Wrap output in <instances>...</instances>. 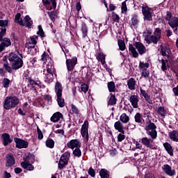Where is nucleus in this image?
<instances>
[{
  "instance_id": "nucleus-5",
  "label": "nucleus",
  "mask_w": 178,
  "mask_h": 178,
  "mask_svg": "<svg viewBox=\"0 0 178 178\" xmlns=\"http://www.w3.org/2000/svg\"><path fill=\"white\" fill-rule=\"evenodd\" d=\"M145 129L147 136H150L152 140H156L158 137V132L156 131V125L154 122L149 121L147 122L145 127Z\"/></svg>"
},
{
  "instance_id": "nucleus-26",
  "label": "nucleus",
  "mask_w": 178,
  "mask_h": 178,
  "mask_svg": "<svg viewBox=\"0 0 178 178\" xmlns=\"http://www.w3.org/2000/svg\"><path fill=\"white\" fill-rule=\"evenodd\" d=\"M60 118H62V113L57 112L53 114L50 120L51 122H53V123H56V122H59V120H60Z\"/></svg>"
},
{
  "instance_id": "nucleus-62",
  "label": "nucleus",
  "mask_w": 178,
  "mask_h": 178,
  "mask_svg": "<svg viewBox=\"0 0 178 178\" xmlns=\"http://www.w3.org/2000/svg\"><path fill=\"white\" fill-rule=\"evenodd\" d=\"M8 26V20H0V27H6Z\"/></svg>"
},
{
  "instance_id": "nucleus-23",
  "label": "nucleus",
  "mask_w": 178,
  "mask_h": 178,
  "mask_svg": "<svg viewBox=\"0 0 178 178\" xmlns=\"http://www.w3.org/2000/svg\"><path fill=\"white\" fill-rule=\"evenodd\" d=\"M21 166L26 170H34V165H31L30 161H25L21 163Z\"/></svg>"
},
{
  "instance_id": "nucleus-15",
  "label": "nucleus",
  "mask_w": 178,
  "mask_h": 178,
  "mask_svg": "<svg viewBox=\"0 0 178 178\" xmlns=\"http://www.w3.org/2000/svg\"><path fill=\"white\" fill-rule=\"evenodd\" d=\"M1 44H0V52H2L3 49L6 48H8V47H10L12 45V42L10 41V39L8 38H4L3 39H1Z\"/></svg>"
},
{
  "instance_id": "nucleus-16",
  "label": "nucleus",
  "mask_w": 178,
  "mask_h": 178,
  "mask_svg": "<svg viewBox=\"0 0 178 178\" xmlns=\"http://www.w3.org/2000/svg\"><path fill=\"white\" fill-rule=\"evenodd\" d=\"M2 139H3V145L4 147H7V145H9V144H11V143L13 141L10 138V135L8 133L2 134L1 135Z\"/></svg>"
},
{
  "instance_id": "nucleus-54",
  "label": "nucleus",
  "mask_w": 178,
  "mask_h": 178,
  "mask_svg": "<svg viewBox=\"0 0 178 178\" xmlns=\"http://www.w3.org/2000/svg\"><path fill=\"white\" fill-rule=\"evenodd\" d=\"M49 3H43V5H50L51 3L53 9H56V0H47Z\"/></svg>"
},
{
  "instance_id": "nucleus-33",
  "label": "nucleus",
  "mask_w": 178,
  "mask_h": 178,
  "mask_svg": "<svg viewBox=\"0 0 178 178\" xmlns=\"http://www.w3.org/2000/svg\"><path fill=\"white\" fill-rule=\"evenodd\" d=\"M170 140H172V141L178 143V131H172L171 133H170Z\"/></svg>"
},
{
  "instance_id": "nucleus-30",
  "label": "nucleus",
  "mask_w": 178,
  "mask_h": 178,
  "mask_svg": "<svg viewBox=\"0 0 178 178\" xmlns=\"http://www.w3.org/2000/svg\"><path fill=\"white\" fill-rule=\"evenodd\" d=\"M140 92H141L143 97H144L145 101H147V102H148V104H149V105H152V100H151V98L149 97L148 94L145 92V90L140 89Z\"/></svg>"
},
{
  "instance_id": "nucleus-64",
  "label": "nucleus",
  "mask_w": 178,
  "mask_h": 178,
  "mask_svg": "<svg viewBox=\"0 0 178 178\" xmlns=\"http://www.w3.org/2000/svg\"><path fill=\"white\" fill-rule=\"evenodd\" d=\"M145 178H155V175L152 173H147L145 175Z\"/></svg>"
},
{
  "instance_id": "nucleus-1",
  "label": "nucleus",
  "mask_w": 178,
  "mask_h": 178,
  "mask_svg": "<svg viewBox=\"0 0 178 178\" xmlns=\"http://www.w3.org/2000/svg\"><path fill=\"white\" fill-rule=\"evenodd\" d=\"M161 30L159 28L156 29L153 35H152V31H147L144 33L145 41L147 44H151L152 42L155 44H158V42L161 40Z\"/></svg>"
},
{
  "instance_id": "nucleus-46",
  "label": "nucleus",
  "mask_w": 178,
  "mask_h": 178,
  "mask_svg": "<svg viewBox=\"0 0 178 178\" xmlns=\"http://www.w3.org/2000/svg\"><path fill=\"white\" fill-rule=\"evenodd\" d=\"M38 40V36L33 35L30 38L29 44H32V45H35V44H37Z\"/></svg>"
},
{
  "instance_id": "nucleus-40",
  "label": "nucleus",
  "mask_w": 178,
  "mask_h": 178,
  "mask_svg": "<svg viewBox=\"0 0 178 178\" xmlns=\"http://www.w3.org/2000/svg\"><path fill=\"white\" fill-rule=\"evenodd\" d=\"M22 15H20V13H17L15 15V23H18V24H19L20 26H22V24H23V19L21 18Z\"/></svg>"
},
{
  "instance_id": "nucleus-52",
  "label": "nucleus",
  "mask_w": 178,
  "mask_h": 178,
  "mask_svg": "<svg viewBox=\"0 0 178 178\" xmlns=\"http://www.w3.org/2000/svg\"><path fill=\"white\" fill-rule=\"evenodd\" d=\"M5 35H6V29L3 28L0 31V41L3 40V37H5Z\"/></svg>"
},
{
  "instance_id": "nucleus-6",
  "label": "nucleus",
  "mask_w": 178,
  "mask_h": 178,
  "mask_svg": "<svg viewBox=\"0 0 178 178\" xmlns=\"http://www.w3.org/2000/svg\"><path fill=\"white\" fill-rule=\"evenodd\" d=\"M17 105H19V99L17 97H7L3 103V108L6 111L12 109V108H15Z\"/></svg>"
},
{
  "instance_id": "nucleus-25",
  "label": "nucleus",
  "mask_w": 178,
  "mask_h": 178,
  "mask_svg": "<svg viewBox=\"0 0 178 178\" xmlns=\"http://www.w3.org/2000/svg\"><path fill=\"white\" fill-rule=\"evenodd\" d=\"M163 147L168 154H169L170 156H173V147H172V145L169 143H163Z\"/></svg>"
},
{
  "instance_id": "nucleus-24",
  "label": "nucleus",
  "mask_w": 178,
  "mask_h": 178,
  "mask_svg": "<svg viewBox=\"0 0 178 178\" xmlns=\"http://www.w3.org/2000/svg\"><path fill=\"white\" fill-rule=\"evenodd\" d=\"M137 82L136 81V79L134 78H131L127 81V86L128 88H129L131 90H136V83Z\"/></svg>"
},
{
  "instance_id": "nucleus-38",
  "label": "nucleus",
  "mask_w": 178,
  "mask_h": 178,
  "mask_svg": "<svg viewBox=\"0 0 178 178\" xmlns=\"http://www.w3.org/2000/svg\"><path fill=\"white\" fill-rule=\"evenodd\" d=\"M3 67H4L5 70L8 73H12L13 72V68H12V66L10 67V65H9V63H8L7 61L3 63Z\"/></svg>"
},
{
  "instance_id": "nucleus-7",
  "label": "nucleus",
  "mask_w": 178,
  "mask_h": 178,
  "mask_svg": "<svg viewBox=\"0 0 178 178\" xmlns=\"http://www.w3.org/2000/svg\"><path fill=\"white\" fill-rule=\"evenodd\" d=\"M62 91H63L62 85L60 83L56 82L55 86V92L57 97V102L60 108H63V106H65V99L62 97Z\"/></svg>"
},
{
  "instance_id": "nucleus-14",
  "label": "nucleus",
  "mask_w": 178,
  "mask_h": 178,
  "mask_svg": "<svg viewBox=\"0 0 178 178\" xmlns=\"http://www.w3.org/2000/svg\"><path fill=\"white\" fill-rule=\"evenodd\" d=\"M6 166L8 168H10V166H13L15 163H16V161L15 160V156L13 154L9 153L6 156Z\"/></svg>"
},
{
  "instance_id": "nucleus-8",
  "label": "nucleus",
  "mask_w": 178,
  "mask_h": 178,
  "mask_svg": "<svg viewBox=\"0 0 178 178\" xmlns=\"http://www.w3.org/2000/svg\"><path fill=\"white\" fill-rule=\"evenodd\" d=\"M62 50L63 51L66 57V65H67V69L68 72H73L74 69V66H76V64L77 63V58L74 57L72 59H70V58L67 57V55H66V54H67L69 51L66 50V49L65 48L64 49L62 48Z\"/></svg>"
},
{
  "instance_id": "nucleus-45",
  "label": "nucleus",
  "mask_w": 178,
  "mask_h": 178,
  "mask_svg": "<svg viewBox=\"0 0 178 178\" xmlns=\"http://www.w3.org/2000/svg\"><path fill=\"white\" fill-rule=\"evenodd\" d=\"M169 49L168 47H164L161 49V55L163 56H166L167 58L169 57Z\"/></svg>"
},
{
  "instance_id": "nucleus-34",
  "label": "nucleus",
  "mask_w": 178,
  "mask_h": 178,
  "mask_svg": "<svg viewBox=\"0 0 178 178\" xmlns=\"http://www.w3.org/2000/svg\"><path fill=\"white\" fill-rule=\"evenodd\" d=\"M107 86L109 92H115V91H116V86L115 85V82H108Z\"/></svg>"
},
{
  "instance_id": "nucleus-59",
  "label": "nucleus",
  "mask_w": 178,
  "mask_h": 178,
  "mask_svg": "<svg viewBox=\"0 0 178 178\" xmlns=\"http://www.w3.org/2000/svg\"><path fill=\"white\" fill-rule=\"evenodd\" d=\"M72 111L73 113H75V115H79V113H80V111H79V108L74 105H72Z\"/></svg>"
},
{
  "instance_id": "nucleus-53",
  "label": "nucleus",
  "mask_w": 178,
  "mask_h": 178,
  "mask_svg": "<svg viewBox=\"0 0 178 178\" xmlns=\"http://www.w3.org/2000/svg\"><path fill=\"white\" fill-rule=\"evenodd\" d=\"M38 31L37 32V34L40 35V37H44V31L42 30V26L41 25H38Z\"/></svg>"
},
{
  "instance_id": "nucleus-60",
  "label": "nucleus",
  "mask_w": 178,
  "mask_h": 178,
  "mask_svg": "<svg viewBox=\"0 0 178 178\" xmlns=\"http://www.w3.org/2000/svg\"><path fill=\"white\" fill-rule=\"evenodd\" d=\"M65 165H67V163H65L61 160L59 161L58 162V168L59 169H63Z\"/></svg>"
},
{
  "instance_id": "nucleus-28",
  "label": "nucleus",
  "mask_w": 178,
  "mask_h": 178,
  "mask_svg": "<svg viewBox=\"0 0 178 178\" xmlns=\"http://www.w3.org/2000/svg\"><path fill=\"white\" fill-rule=\"evenodd\" d=\"M101 178H109V171L105 168H102L99 172Z\"/></svg>"
},
{
  "instance_id": "nucleus-3",
  "label": "nucleus",
  "mask_w": 178,
  "mask_h": 178,
  "mask_svg": "<svg viewBox=\"0 0 178 178\" xmlns=\"http://www.w3.org/2000/svg\"><path fill=\"white\" fill-rule=\"evenodd\" d=\"M55 70V67L54 65H47L46 67V70H43V77L44 79L45 83L49 84V83H52L54 81V72Z\"/></svg>"
},
{
  "instance_id": "nucleus-57",
  "label": "nucleus",
  "mask_w": 178,
  "mask_h": 178,
  "mask_svg": "<svg viewBox=\"0 0 178 178\" xmlns=\"http://www.w3.org/2000/svg\"><path fill=\"white\" fill-rule=\"evenodd\" d=\"M81 90L83 92H86L87 91H88V86L86 83L81 84Z\"/></svg>"
},
{
  "instance_id": "nucleus-2",
  "label": "nucleus",
  "mask_w": 178,
  "mask_h": 178,
  "mask_svg": "<svg viewBox=\"0 0 178 178\" xmlns=\"http://www.w3.org/2000/svg\"><path fill=\"white\" fill-rule=\"evenodd\" d=\"M8 60L11 63L13 70H19V69L23 67V60L15 53L9 54Z\"/></svg>"
},
{
  "instance_id": "nucleus-49",
  "label": "nucleus",
  "mask_w": 178,
  "mask_h": 178,
  "mask_svg": "<svg viewBox=\"0 0 178 178\" xmlns=\"http://www.w3.org/2000/svg\"><path fill=\"white\" fill-rule=\"evenodd\" d=\"M98 59L100 60L102 65H105V55L102 53L98 54Z\"/></svg>"
},
{
  "instance_id": "nucleus-41",
  "label": "nucleus",
  "mask_w": 178,
  "mask_h": 178,
  "mask_svg": "<svg viewBox=\"0 0 178 178\" xmlns=\"http://www.w3.org/2000/svg\"><path fill=\"white\" fill-rule=\"evenodd\" d=\"M72 154L74 156H76V158H80V156H81V150L80 149V147L75 148L73 150Z\"/></svg>"
},
{
  "instance_id": "nucleus-13",
  "label": "nucleus",
  "mask_w": 178,
  "mask_h": 178,
  "mask_svg": "<svg viewBox=\"0 0 178 178\" xmlns=\"http://www.w3.org/2000/svg\"><path fill=\"white\" fill-rule=\"evenodd\" d=\"M161 169L168 175V176H175L176 175V170L175 169H172V167L168 164H165L161 167Z\"/></svg>"
},
{
  "instance_id": "nucleus-12",
  "label": "nucleus",
  "mask_w": 178,
  "mask_h": 178,
  "mask_svg": "<svg viewBox=\"0 0 178 178\" xmlns=\"http://www.w3.org/2000/svg\"><path fill=\"white\" fill-rule=\"evenodd\" d=\"M67 147L70 149H74V148H80L81 143L78 139H72L67 143Z\"/></svg>"
},
{
  "instance_id": "nucleus-36",
  "label": "nucleus",
  "mask_w": 178,
  "mask_h": 178,
  "mask_svg": "<svg viewBox=\"0 0 178 178\" xmlns=\"http://www.w3.org/2000/svg\"><path fill=\"white\" fill-rule=\"evenodd\" d=\"M161 63V70L166 72L168 70V60L161 59L159 60Z\"/></svg>"
},
{
  "instance_id": "nucleus-50",
  "label": "nucleus",
  "mask_w": 178,
  "mask_h": 178,
  "mask_svg": "<svg viewBox=\"0 0 178 178\" xmlns=\"http://www.w3.org/2000/svg\"><path fill=\"white\" fill-rule=\"evenodd\" d=\"M49 58L48 54H47V52L44 51L42 54V57L40 58L41 62H43V63H47V60Z\"/></svg>"
},
{
  "instance_id": "nucleus-19",
  "label": "nucleus",
  "mask_w": 178,
  "mask_h": 178,
  "mask_svg": "<svg viewBox=\"0 0 178 178\" xmlns=\"http://www.w3.org/2000/svg\"><path fill=\"white\" fill-rule=\"evenodd\" d=\"M129 101L131 104L132 107L134 109H137V108H138V96L134 95H131L130 98H129Z\"/></svg>"
},
{
  "instance_id": "nucleus-11",
  "label": "nucleus",
  "mask_w": 178,
  "mask_h": 178,
  "mask_svg": "<svg viewBox=\"0 0 178 178\" xmlns=\"http://www.w3.org/2000/svg\"><path fill=\"white\" fill-rule=\"evenodd\" d=\"M14 141L16 144V148H19V149H22V148H27V147H29V142L23 139L15 138Z\"/></svg>"
},
{
  "instance_id": "nucleus-55",
  "label": "nucleus",
  "mask_w": 178,
  "mask_h": 178,
  "mask_svg": "<svg viewBox=\"0 0 178 178\" xmlns=\"http://www.w3.org/2000/svg\"><path fill=\"white\" fill-rule=\"evenodd\" d=\"M142 77H145V79L149 77V71L147 70H143L142 71Z\"/></svg>"
},
{
  "instance_id": "nucleus-37",
  "label": "nucleus",
  "mask_w": 178,
  "mask_h": 178,
  "mask_svg": "<svg viewBox=\"0 0 178 178\" xmlns=\"http://www.w3.org/2000/svg\"><path fill=\"white\" fill-rule=\"evenodd\" d=\"M26 80L29 82L31 86H36L35 88H41L40 83L35 81H34L31 77H29Z\"/></svg>"
},
{
  "instance_id": "nucleus-51",
  "label": "nucleus",
  "mask_w": 178,
  "mask_h": 178,
  "mask_svg": "<svg viewBox=\"0 0 178 178\" xmlns=\"http://www.w3.org/2000/svg\"><path fill=\"white\" fill-rule=\"evenodd\" d=\"M37 133H38V140H42L44 138V134H42V131L40 129V127H37Z\"/></svg>"
},
{
  "instance_id": "nucleus-48",
  "label": "nucleus",
  "mask_w": 178,
  "mask_h": 178,
  "mask_svg": "<svg viewBox=\"0 0 178 178\" xmlns=\"http://www.w3.org/2000/svg\"><path fill=\"white\" fill-rule=\"evenodd\" d=\"M118 47L120 51H124L126 49V44L123 40H118Z\"/></svg>"
},
{
  "instance_id": "nucleus-35",
  "label": "nucleus",
  "mask_w": 178,
  "mask_h": 178,
  "mask_svg": "<svg viewBox=\"0 0 178 178\" xmlns=\"http://www.w3.org/2000/svg\"><path fill=\"white\" fill-rule=\"evenodd\" d=\"M10 83H12V81L10 80L8 78H4L2 81V86L4 88H9V86H10Z\"/></svg>"
},
{
  "instance_id": "nucleus-43",
  "label": "nucleus",
  "mask_w": 178,
  "mask_h": 178,
  "mask_svg": "<svg viewBox=\"0 0 178 178\" xmlns=\"http://www.w3.org/2000/svg\"><path fill=\"white\" fill-rule=\"evenodd\" d=\"M157 113L161 116V118H163L165 115H166V111L165 110V108L160 106L158 108Z\"/></svg>"
},
{
  "instance_id": "nucleus-31",
  "label": "nucleus",
  "mask_w": 178,
  "mask_h": 178,
  "mask_svg": "<svg viewBox=\"0 0 178 178\" xmlns=\"http://www.w3.org/2000/svg\"><path fill=\"white\" fill-rule=\"evenodd\" d=\"M129 49L134 58H138V53L133 44H129Z\"/></svg>"
},
{
  "instance_id": "nucleus-9",
  "label": "nucleus",
  "mask_w": 178,
  "mask_h": 178,
  "mask_svg": "<svg viewBox=\"0 0 178 178\" xmlns=\"http://www.w3.org/2000/svg\"><path fill=\"white\" fill-rule=\"evenodd\" d=\"M142 13L144 16V20L147 22H152V14L151 13V8L147 5H143L142 6Z\"/></svg>"
},
{
  "instance_id": "nucleus-56",
  "label": "nucleus",
  "mask_w": 178,
  "mask_h": 178,
  "mask_svg": "<svg viewBox=\"0 0 178 178\" xmlns=\"http://www.w3.org/2000/svg\"><path fill=\"white\" fill-rule=\"evenodd\" d=\"M124 138H126V136H124V133H122V134H119L118 136V141H119V143H122V141H123V140H124Z\"/></svg>"
},
{
  "instance_id": "nucleus-22",
  "label": "nucleus",
  "mask_w": 178,
  "mask_h": 178,
  "mask_svg": "<svg viewBox=\"0 0 178 178\" xmlns=\"http://www.w3.org/2000/svg\"><path fill=\"white\" fill-rule=\"evenodd\" d=\"M138 23H140L138 17H137V15L134 16L131 19V29H137V27H138Z\"/></svg>"
},
{
  "instance_id": "nucleus-18",
  "label": "nucleus",
  "mask_w": 178,
  "mask_h": 178,
  "mask_svg": "<svg viewBox=\"0 0 178 178\" xmlns=\"http://www.w3.org/2000/svg\"><path fill=\"white\" fill-rule=\"evenodd\" d=\"M154 139L148 138L147 137H143L140 139V143L143 144V145H145V147H147V148H151L152 149V145L151 143H152Z\"/></svg>"
},
{
  "instance_id": "nucleus-17",
  "label": "nucleus",
  "mask_w": 178,
  "mask_h": 178,
  "mask_svg": "<svg viewBox=\"0 0 178 178\" xmlns=\"http://www.w3.org/2000/svg\"><path fill=\"white\" fill-rule=\"evenodd\" d=\"M135 47L140 55H144V54L147 52V49L145 48V46H144V44L140 42H136L135 43Z\"/></svg>"
},
{
  "instance_id": "nucleus-47",
  "label": "nucleus",
  "mask_w": 178,
  "mask_h": 178,
  "mask_svg": "<svg viewBox=\"0 0 178 178\" xmlns=\"http://www.w3.org/2000/svg\"><path fill=\"white\" fill-rule=\"evenodd\" d=\"M60 161H62L63 162H65V163H67L69 161V156H68L67 153H64L61 156Z\"/></svg>"
},
{
  "instance_id": "nucleus-21",
  "label": "nucleus",
  "mask_w": 178,
  "mask_h": 178,
  "mask_svg": "<svg viewBox=\"0 0 178 178\" xmlns=\"http://www.w3.org/2000/svg\"><path fill=\"white\" fill-rule=\"evenodd\" d=\"M21 26H26L29 29H31V26H33V20H31V18L29 15H26L24 18L23 24H21Z\"/></svg>"
},
{
  "instance_id": "nucleus-27",
  "label": "nucleus",
  "mask_w": 178,
  "mask_h": 178,
  "mask_svg": "<svg viewBox=\"0 0 178 178\" xmlns=\"http://www.w3.org/2000/svg\"><path fill=\"white\" fill-rule=\"evenodd\" d=\"M114 127L115 130H118V131H120V133H124V129H123V124H122L120 121L115 122L114 124Z\"/></svg>"
},
{
  "instance_id": "nucleus-32",
  "label": "nucleus",
  "mask_w": 178,
  "mask_h": 178,
  "mask_svg": "<svg viewBox=\"0 0 178 178\" xmlns=\"http://www.w3.org/2000/svg\"><path fill=\"white\" fill-rule=\"evenodd\" d=\"M81 31L83 34V38H86V37H87V34L88 33V28L87 27V24H86V23H82Z\"/></svg>"
},
{
  "instance_id": "nucleus-63",
  "label": "nucleus",
  "mask_w": 178,
  "mask_h": 178,
  "mask_svg": "<svg viewBox=\"0 0 178 178\" xmlns=\"http://www.w3.org/2000/svg\"><path fill=\"white\" fill-rule=\"evenodd\" d=\"M172 91L174 92L175 97H178V86H177L175 88H173Z\"/></svg>"
},
{
  "instance_id": "nucleus-10",
  "label": "nucleus",
  "mask_w": 178,
  "mask_h": 178,
  "mask_svg": "<svg viewBox=\"0 0 178 178\" xmlns=\"http://www.w3.org/2000/svg\"><path fill=\"white\" fill-rule=\"evenodd\" d=\"M81 134L83 138H86V141H88L90 138L88 137V121H84L81 129Z\"/></svg>"
},
{
  "instance_id": "nucleus-4",
  "label": "nucleus",
  "mask_w": 178,
  "mask_h": 178,
  "mask_svg": "<svg viewBox=\"0 0 178 178\" xmlns=\"http://www.w3.org/2000/svg\"><path fill=\"white\" fill-rule=\"evenodd\" d=\"M165 20L168 22V24L172 29L174 33H178V18L177 17H172V13L168 11L165 16Z\"/></svg>"
},
{
  "instance_id": "nucleus-42",
  "label": "nucleus",
  "mask_w": 178,
  "mask_h": 178,
  "mask_svg": "<svg viewBox=\"0 0 178 178\" xmlns=\"http://www.w3.org/2000/svg\"><path fill=\"white\" fill-rule=\"evenodd\" d=\"M55 145V141L54 140L49 138L46 140V146L48 147V148H54Z\"/></svg>"
},
{
  "instance_id": "nucleus-44",
  "label": "nucleus",
  "mask_w": 178,
  "mask_h": 178,
  "mask_svg": "<svg viewBox=\"0 0 178 178\" xmlns=\"http://www.w3.org/2000/svg\"><path fill=\"white\" fill-rule=\"evenodd\" d=\"M134 119L136 123H141L143 122V117L140 113H136L134 116Z\"/></svg>"
},
{
  "instance_id": "nucleus-20",
  "label": "nucleus",
  "mask_w": 178,
  "mask_h": 178,
  "mask_svg": "<svg viewBox=\"0 0 178 178\" xmlns=\"http://www.w3.org/2000/svg\"><path fill=\"white\" fill-rule=\"evenodd\" d=\"M115 105H116V97L115 95L111 93L110 96L108 97L107 106L109 108V106H113Z\"/></svg>"
},
{
  "instance_id": "nucleus-39",
  "label": "nucleus",
  "mask_w": 178,
  "mask_h": 178,
  "mask_svg": "<svg viewBox=\"0 0 178 178\" xmlns=\"http://www.w3.org/2000/svg\"><path fill=\"white\" fill-rule=\"evenodd\" d=\"M148 67H149V63L140 62V63H139V69H140V70H141V71L147 70V69Z\"/></svg>"
},
{
  "instance_id": "nucleus-58",
  "label": "nucleus",
  "mask_w": 178,
  "mask_h": 178,
  "mask_svg": "<svg viewBox=\"0 0 178 178\" xmlns=\"http://www.w3.org/2000/svg\"><path fill=\"white\" fill-rule=\"evenodd\" d=\"M88 173L91 177H95V170L92 168H89Z\"/></svg>"
},
{
  "instance_id": "nucleus-61",
  "label": "nucleus",
  "mask_w": 178,
  "mask_h": 178,
  "mask_svg": "<svg viewBox=\"0 0 178 178\" xmlns=\"http://www.w3.org/2000/svg\"><path fill=\"white\" fill-rule=\"evenodd\" d=\"M121 9L122 13H124V12H127V6H126V2H122Z\"/></svg>"
},
{
  "instance_id": "nucleus-29",
  "label": "nucleus",
  "mask_w": 178,
  "mask_h": 178,
  "mask_svg": "<svg viewBox=\"0 0 178 178\" xmlns=\"http://www.w3.org/2000/svg\"><path fill=\"white\" fill-rule=\"evenodd\" d=\"M120 120L122 122V123L127 124L130 122V117L124 113L120 115Z\"/></svg>"
}]
</instances>
